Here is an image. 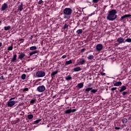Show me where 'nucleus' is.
I'll return each mask as SVG.
<instances>
[{
	"mask_svg": "<svg viewBox=\"0 0 131 131\" xmlns=\"http://www.w3.org/2000/svg\"><path fill=\"white\" fill-rule=\"evenodd\" d=\"M117 11L115 9H112L109 11V13L106 17L107 20L110 21H114L116 18H117Z\"/></svg>",
	"mask_w": 131,
	"mask_h": 131,
	"instance_id": "obj_1",
	"label": "nucleus"
},
{
	"mask_svg": "<svg viewBox=\"0 0 131 131\" xmlns=\"http://www.w3.org/2000/svg\"><path fill=\"white\" fill-rule=\"evenodd\" d=\"M63 14L67 16H70L72 14V9L68 8H65L63 10Z\"/></svg>",
	"mask_w": 131,
	"mask_h": 131,
	"instance_id": "obj_2",
	"label": "nucleus"
},
{
	"mask_svg": "<svg viewBox=\"0 0 131 131\" xmlns=\"http://www.w3.org/2000/svg\"><path fill=\"white\" fill-rule=\"evenodd\" d=\"M36 76H37L38 78L44 77V76H46V72L41 70L38 71L36 73Z\"/></svg>",
	"mask_w": 131,
	"mask_h": 131,
	"instance_id": "obj_3",
	"label": "nucleus"
},
{
	"mask_svg": "<svg viewBox=\"0 0 131 131\" xmlns=\"http://www.w3.org/2000/svg\"><path fill=\"white\" fill-rule=\"evenodd\" d=\"M15 104H16V101L9 100L7 102L6 106L7 107H9L10 108H13V107L15 106Z\"/></svg>",
	"mask_w": 131,
	"mask_h": 131,
	"instance_id": "obj_4",
	"label": "nucleus"
},
{
	"mask_svg": "<svg viewBox=\"0 0 131 131\" xmlns=\"http://www.w3.org/2000/svg\"><path fill=\"white\" fill-rule=\"evenodd\" d=\"M37 91L39 93H42V92H45L46 91V87L43 85L39 86L37 88Z\"/></svg>",
	"mask_w": 131,
	"mask_h": 131,
	"instance_id": "obj_5",
	"label": "nucleus"
},
{
	"mask_svg": "<svg viewBox=\"0 0 131 131\" xmlns=\"http://www.w3.org/2000/svg\"><path fill=\"white\" fill-rule=\"evenodd\" d=\"M103 45L99 43L97 44L96 46V51H100L103 50Z\"/></svg>",
	"mask_w": 131,
	"mask_h": 131,
	"instance_id": "obj_6",
	"label": "nucleus"
},
{
	"mask_svg": "<svg viewBox=\"0 0 131 131\" xmlns=\"http://www.w3.org/2000/svg\"><path fill=\"white\" fill-rule=\"evenodd\" d=\"M8 4L7 3H4L3 5H2V7H1V11H6L7 9H8Z\"/></svg>",
	"mask_w": 131,
	"mask_h": 131,
	"instance_id": "obj_7",
	"label": "nucleus"
},
{
	"mask_svg": "<svg viewBox=\"0 0 131 131\" xmlns=\"http://www.w3.org/2000/svg\"><path fill=\"white\" fill-rule=\"evenodd\" d=\"M25 54L23 52H21L20 54L18 56V59H20L21 61L25 58Z\"/></svg>",
	"mask_w": 131,
	"mask_h": 131,
	"instance_id": "obj_8",
	"label": "nucleus"
},
{
	"mask_svg": "<svg viewBox=\"0 0 131 131\" xmlns=\"http://www.w3.org/2000/svg\"><path fill=\"white\" fill-rule=\"evenodd\" d=\"M117 41L119 43H122L124 42V38H123V37L118 38L117 40Z\"/></svg>",
	"mask_w": 131,
	"mask_h": 131,
	"instance_id": "obj_9",
	"label": "nucleus"
},
{
	"mask_svg": "<svg viewBox=\"0 0 131 131\" xmlns=\"http://www.w3.org/2000/svg\"><path fill=\"white\" fill-rule=\"evenodd\" d=\"M85 63V59L83 58H80L79 61V64L80 65H83Z\"/></svg>",
	"mask_w": 131,
	"mask_h": 131,
	"instance_id": "obj_10",
	"label": "nucleus"
},
{
	"mask_svg": "<svg viewBox=\"0 0 131 131\" xmlns=\"http://www.w3.org/2000/svg\"><path fill=\"white\" fill-rule=\"evenodd\" d=\"M58 73V71L53 72L51 73V81L52 80H53V79H54V78L55 77V75H56V74H57Z\"/></svg>",
	"mask_w": 131,
	"mask_h": 131,
	"instance_id": "obj_11",
	"label": "nucleus"
},
{
	"mask_svg": "<svg viewBox=\"0 0 131 131\" xmlns=\"http://www.w3.org/2000/svg\"><path fill=\"white\" fill-rule=\"evenodd\" d=\"M11 61V62H16V61H17V54L13 55V57Z\"/></svg>",
	"mask_w": 131,
	"mask_h": 131,
	"instance_id": "obj_12",
	"label": "nucleus"
},
{
	"mask_svg": "<svg viewBox=\"0 0 131 131\" xmlns=\"http://www.w3.org/2000/svg\"><path fill=\"white\" fill-rule=\"evenodd\" d=\"M76 86L78 88V89H82V88H83V82L78 83Z\"/></svg>",
	"mask_w": 131,
	"mask_h": 131,
	"instance_id": "obj_13",
	"label": "nucleus"
},
{
	"mask_svg": "<svg viewBox=\"0 0 131 131\" xmlns=\"http://www.w3.org/2000/svg\"><path fill=\"white\" fill-rule=\"evenodd\" d=\"M129 17H131L130 14H125V15H123V16H122L121 17V20H123V19H124L125 18H128Z\"/></svg>",
	"mask_w": 131,
	"mask_h": 131,
	"instance_id": "obj_14",
	"label": "nucleus"
},
{
	"mask_svg": "<svg viewBox=\"0 0 131 131\" xmlns=\"http://www.w3.org/2000/svg\"><path fill=\"white\" fill-rule=\"evenodd\" d=\"M81 70V68L80 67H76L74 69V71L75 72H78V71H80Z\"/></svg>",
	"mask_w": 131,
	"mask_h": 131,
	"instance_id": "obj_15",
	"label": "nucleus"
},
{
	"mask_svg": "<svg viewBox=\"0 0 131 131\" xmlns=\"http://www.w3.org/2000/svg\"><path fill=\"white\" fill-rule=\"evenodd\" d=\"M121 84H122V83L121 82H117L114 83V86H119V85H121Z\"/></svg>",
	"mask_w": 131,
	"mask_h": 131,
	"instance_id": "obj_16",
	"label": "nucleus"
},
{
	"mask_svg": "<svg viewBox=\"0 0 131 131\" xmlns=\"http://www.w3.org/2000/svg\"><path fill=\"white\" fill-rule=\"evenodd\" d=\"M18 10L20 12H22V10H23V3H21L20 5L18 6Z\"/></svg>",
	"mask_w": 131,
	"mask_h": 131,
	"instance_id": "obj_17",
	"label": "nucleus"
},
{
	"mask_svg": "<svg viewBox=\"0 0 131 131\" xmlns=\"http://www.w3.org/2000/svg\"><path fill=\"white\" fill-rule=\"evenodd\" d=\"M37 53H38V51L35 50V51L30 53L29 55H30V57H31V56H32V55H34V54H37Z\"/></svg>",
	"mask_w": 131,
	"mask_h": 131,
	"instance_id": "obj_18",
	"label": "nucleus"
},
{
	"mask_svg": "<svg viewBox=\"0 0 131 131\" xmlns=\"http://www.w3.org/2000/svg\"><path fill=\"white\" fill-rule=\"evenodd\" d=\"M70 64H72V60H70L69 61H66L65 65L66 66H67V65H69Z\"/></svg>",
	"mask_w": 131,
	"mask_h": 131,
	"instance_id": "obj_19",
	"label": "nucleus"
},
{
	"mask_svg": "<svg viewBox=\"0 0 131 131\" xmlns=\"http://www.w3.org/2000/svg\"><path fill=\"white\" fill-rule=\"evenodd\" d=\"M64 113L65 114H70V113H71V108L64 111Z\"/></svg>",
	"mask_w": 131,
	"mask_h": 131,
	"instance_id": "obj_20",
	"label": "nucleus"
},
{
	"mask_svg": "<svg viewBox=\"0 0 131 131\" xmlns=\"http://www.w3.org/2000/svg\"><path fill=\"white\" fill-rule=\"evenodd\" d=\"M125 90H126V86H122L120 90V93H122V92H123V91H125Z\"/></svg>",
	"mask_w": 131,
	"mask_h": 131,
	"instance_id": "obj_21",
	"label": "nucleus"
},
{
	"mask_svg": "<svg viewBox=\"0 0 131 131\" xmlns=\"http://www.w3.org/2000/svg\"><path fill=\"white\" fill-rule=\"evenodd\" d=\"M37 49V47L36 46H32L30 47V51H35Z\"/></svg>",
	"mask_w": 131,
	"mask_h": 131,
	"instance_id": "obj_22",
	"label": "nucleus"
},
{
	"mask_svg": "<svg viewBox=\"0 0 131 131\" xmlns=\"http://www.w3.org/2000/svg\"><path fill=\"white\" fill-rule=\"evenodd\" d=\"M70 79H72V77H71L70 75L66 77V80H67L68 81H69Z\"/></svg>",
	"mask_w": 131,
	"mask_h": 131,
	"instance_id": "obj_23",
	"label": "nucleus"
},
{
	"mask_svg": "<svg viewBox=\"0 0 131 131\" xmlns=\"http://www.w3.org/2000/svg\"><path fill=\"white\" fill-rule=\"evenodd\" d=\"M40 121H41V119H37L36 121H34L33 124H37V123H39Z\"/></svg>",
	"mask_w": 131,
	"mask_h": 131,
	"instance_id": "obj_24",
	"label": "nucleus"
},
{
	"mask_svg": "<svg viewBox=\"0 0 131 131\" xmlns=\"http://www.w3.org/2000/svg\"><path fill=\"white\" fill-rule=\"evenodd\" d=\"M10 29H11V26H8L4 27V30H5L6 31H7L8 30H10Z\"/></svg>",
	"mask_w": 131,
	"mask_h": 131,
	"instance_id": "obj_25",
	"label": "nucleus"
},
{
	"mask_svg": "<svg viewBox=\"0 0 131 131\" xmlns=\"http://www.w3.org/2000/svg\"><path fill=\"white\" fill-rule=\"evenodd\" d=\"M87 59L88 60H93L94 59V55H89L88 57H87Z\"/></svg>",
	"mask_w": 131,
	"mask_h": 131,
	"instance_id": "obj_26",
	"label": "nucleus"
},
{
	"mask_svg": "<svg viewBox=\"0 0 131 131\" xmlns=\"http://www.w3.org/2000/svg\"><path fill=\"white\" fill-rule=\"evenodd\" d=\"M77 34H81L82 33V29H79L76 31Z\"/></svg>",
	"mask_w": 131,
	"mask_h": 131,
	"instance_id": "obj_27",
	"label": "nucleus"
},
{
	"mask_svg": "<svg viewBox=\"0 0 131 131\" xmlns=\"http://www.w3.org/2000/svg\"><path fill=\"white\" fill-rule=\"evenodd\" d=\"M28 118L29 120L32 119V118H33V115H32V114L28 115Z\"/></svg>",
	"mask_w": 131,
	"mask_h": 131,
	"instance_id": "obj_28",
	"label": "nucleus"
},
{
	"mask_svg": "<svg viewBox=\"0 0 131 131\" xmlns=\"http://www.w3.org/2000/svg\"><path fill=\"white\" fill-rule=\"evenodd\" d=\"M122 123H126V122H127V119L123 118L122 119Z\"/></svg>",
	"mask_w": 131,
	"mask_h": 131,
	"instance_id": "obj_29",
	"label": "nucleus"
},
{
	"mask_svg": "<svg viewBox=\"0 0 131 131\" xmlns=\"http://www.w3.org/2000/svg\"><path fill=\"white\" fill-rule=\"evenodd\" d=\"M21 79H23V80H24V79L26 78V74H23L21 76Z\"/></svg>",
	"mask_w": 131,
	"mask_h": 131,
	"instance_id": "obj_30",
	"label": "nucleus"
},
{
	"mask_svg": "<svg viewBox=\"0 0 131 131\" xmlns=\"http://www.w3.org/2000/svg\"><path fill=\"white\" fill-rule=\"evenodd\" d=\"M92 90H93V88H86L85 90V92H87L88 93V92H90V91H92Z\"/></svg>",
	"mask_w": 131,
	"mask_h": 131,
	"instance_id": "obj_31",
	"label": "nucleus"
},
{
	"mask_svg": "<svg viewBox=\"0 0 131 131\" xmlns=\"http://www.w3.org/2000/svg\"><path fill=\"white\" fill-rule=\"evenodd\" d=\"M19 121H20V119H19V118H16V120H15V121L13 122V123H14V124H16V123H18V122H19Z\"/></svg>",
	"mask_w": 131,
	"mask_h": 131,
	"instance_id": "obj_32",
	"label": "nucleus"
},
{
	"mask_svg": "<svg viewBox=\"0 0 131 131\" xmlns=\"http://www.w3.org/2000/svg\"><path fill=\"white\" fill-rule=\"evenodd\" d=\"M97 92H98V90H97V89H92L91 90V93H93V94L97 93Z\"/></svg>",
	"mask_w": 131,
	"mask_h": 131,
	"instance_id": "obj_33",
	"label": "nucleus"
},
{
	"mask_svg": "<svg viewBox=\"0 0 131 131\" xmlns=\"http://www.w3.org/2000/svg\"><path fill=\"white\" fill-rule=\"evenodd\" d=\"M35 102H36V99H32L30 101V104H34V103H35Z\"/></svg>",
	"mask_w": 131,
	"mask_h": 131,
	"instance_id": "obj_34",
	"label": "nucleus"
},
{
	"mask_svg": "<svg viewBox=\"0 0 131 131\" xmlns=\"http://www.w3.org/2000/svg\"><path fill=\"white\" fill-rule=\"evenodd\" d=\"M13 50V45L10 47H9L7 49V51H12Z\"/></svg>",
	"mask_w": 131,
	"mask_h": 131,
	"instance_id": "obj_35",
	"label": "nucleus"
},
{
	"mask_svg": "<svg viewBox=\"0 0 131 131\" xmlns=\"http://www.w3.org/2000/svg\"><path fill=\"white\" fill-rule=\"evenodd\" d=\"M69 26L68 25L65 24L63 26V29H68Z\"/></svg>",
	"mask_w": 131,
	"mask_h": 131,
	"instance_id": "obj_36",
	"label": "nucleus"
},
{
	"mask_svg": "<svg viewBox=\"0 0 131 131\" xmlns=\"http://www.w3.org/2000/svg\"><path fill=\"white\" fill-rule=\"evenodd\" d=\"M28 91H29V89H28V88L23 89V92H28Z\"/></svg>",
	"mask_w": 131,
	"mask_h": 131,
	"instance_id": "obj_37",
	"label": "nucleus"
},
{
	"mask_svg": "<svg viewBox=\"0 0 131 131\" xmlns=\"http://www.w3.org/2000/svg\"><path fill=\"white\" fill-rule=\"evenodd\" d=\"M76 111H77V109H72L71 108V112H72V113H74V112H76Z\"/></svg>",
	"mask_w": 131,
	"mask_h": 131,
	"instance_id": "obj_38",
	"label": "nucleus"
},
{
	"mask_svg": "<svg viewBox=\"0 0 131 131\" xmlns=\"http://www.w3.org/2000/svg\"><path fill=\"white\" fill-rule=\"evenodd\" d=\"M15 110H18V111H21V110H20V106H19V105H18L17 106H16L15 108Z\"/></svg>",
	"mask_w": 131,
	"mask_h": 131,
	"instance_id": "obj_39",
	"label": "nucleus"
},
{
	"mask_svg": "<svg viewBox=\"0 0 131 131\" xmlns=\"http://www.w3.org/2000/svg\"><path fill=\"white\" fill-rule=\"evenodd\" d=\"M100 1V0H93V3H94V4H97V3H98Z\"/></svg>",
	"mask_w": 131,
	"mask_h": 131,
	"instance_id": "obj_40",
	"label": "nucleus"
},
{
	"mask_svg": "<svg viewBox=\"0 0 131 131\" xmlns=\"http://www.w3.org/2000/svg\"><path fill=\"white\" fill-rule=\"evenodd\" d=\"M125 41H127V42H131V38H127Z\"/></svg>",
	"mask_w": 131,
	"mask_h": 131,
	"instance_id": "obj_41",
	"label": "nucleus"
},
{
	"mask_svg": "<svg viewBox=\"0 0 131 131\" xmlns=\"http://www.w3.org/2000/svg\"><path fill=\"white\" fill-rule=\"evenodd\" d=\"M42 3H43V1H42V0H40L38 2V5H41Z\"/></svg>",
	"mask_w": 131,
	"mask_h": 131,
	"instance_id": "obj_42",
	"label": "nucleus"
},
{
	"mask_svg": "<svg viewBox=\"0 0 131 131\" xmlns=\"http://www.w3.org/2000/svg\"><path fill=\"white\" fill-rule=\"evenodd\" d=\"M117 90V88L115 87V88H112L111 91H116Z\"/></svg>",
	"mask_w": 131,
	"mask_h": 131,
	"instance_id": "obj_43",
	"label": "nucleus"
},
{
	"mask_svg": "<svg viewBox=\"0 0 131 131\" xmlns=\"http://www.w3.org/2000/svg\"><path fill=\"white\" fill-rule=\"evenodd\" d=\"M19 41H20V43H21V42H24V39H20Z\"/></svg>",
	"mask_w": 131,
	"mask_h": 131,
	"instance_id": "obj_44",
	"label": "nucleus"
},
{
	"mask_svg": "<svg viewBox=\"0 0 131 131\" xmlns=\"http://www.w3.org/2000/svg\"><path fill=\"white\" fill-rule=\"evenodd\" d=\"M126 94H127V92H123L122 94L123 95V96H125V95H126Z\"/></svg>",
	"mask_w": 131,
	"mask_h": 131,
	"instance_id": "obj_45",
	"label": "nucleus"
},
{
	"mask_svg": "<svg viewBox=\"0 0 131 131\" xmlns=\"http://www.w3.org/2000/svg\"><path fill=\"white\" fill-rule=\"evenodd\" d=\"M115 129H116V130H118L120 129V127H115Z\"/></svg>",
	"mask_w": 131,
	"mask_h": 131,
	"instance_id": "obj_46",
	"label": "nucleus"
},
{
	"mask_svg": "<svg viewBox=\"0 0 131 131\" xmlns=\"http://www.w3.org/2000/svg\"><path fill=\"white\" fill-rule=\"evenodd\" d=\"M15 97H12V98H10V99H9V101H14V100H15Z\"/></svg>",
	"mask_w": 131,
	"mask_h": 131,
	"instance_id": "obj_47",
	"label": "nucleus"
},
{
	"mask_svg": "<svg viewBox=\"0 0 131 131\" xmlns=\"http://www.w3.org/2000/svg\"><path fill=\"white\" fill-rule=\"evenodd\" d=\"M24 114H25L24 113V112H21V114H20V115L21 116H23L24 115Z\"/></svg>",
	"mask_w": 131,
	"mask_h": 131,
	"instance_id": "obj_48",
	"label": "nucleus"
},
{
	"mask_svg": "<svg viewBox=\"0 0 131 131\" xmlns=\"http://www.w3.org/2000/svg\"><path fill=\"white\" fill-rule=\"evenodd\" d=\"M125 126H126V125L123 124V125H122L121 127H122V128H123V127H125Z\"/></svg>",
	"mask_w": 131,
	"mask_h": 131,
	"instance_id": "obj_49",
	"label": "nucleus"
},
{
	"mask_svg": "<svg viewBox=\"0 0 131 131\" xmlns=\"http://www.w3.org/2000/svg\"><path fill=\"white\" fill-rule=\"evenodd\" d=\"M65 58H66V55H64L62 56V59H65Z\"/></svg>",
	"mask_w": 131,
	"mask_h": 131,
	"instance_id": "obj_50",
	"label": "nucleus"
},
{
	"mask_svg": "<svg viewBox=\"0 0 131 131\" xmlns=\"http://www.w3.org/2000/svg\"><path fill=\"white\" fill-rule=\"evenodd\" d=\"M0 79H2V80L4 79V76H1L0 77Z\"/></svg>",
	"mask_w": 131,
	"mask_h": 131,
	"instance_id": "obj_51",
	"label": "nucleus"
},
{
	"mask_svg": "<svg viewBox=\"0 0 131 131\" xmlns=\"http://www.w3.org/2000/svg\"><path fill=\"white\" fill-rule=\"evenodd\" d=\"M85 51V49H81V52H84Z\"/></svg>",
	"mask_w": 131,
	"mask_h": 131,
	"instance_id": "obj_52",
	"label": "nucleus"
},
{
	"mask_svg": "<svg viewBox=\"0 0 131 131\" xmlns=\"http://www.w3.org/2000/svg\"><path fill=\"white\" fill-rule=\"evenodd\" d=\"M2 46H3V43L0 42V47H2Z\"/></svg>",
	"mask_w": 131,
	"mask_h": 131,
	"instance_id": "obj_53",
	"label": "nucleus"
},
{
	"mask_svg": "<svg viewBox=\"0 0 131 131\" xmlns=\"http://www.w3.org/2000/svg\"><path fill=\"white\" fill-rule=\"evenodd\" d=\"M37 41V39H36V40H34V42H35Z\"/></svg>",
	"mask_w": 131,
	"mask_h": 131,
	"instance_id": "obj_54",
	"label": "nucleus"
},
{
	"mask_svg": "<svg viewBox=\"0 0 131 131\" xmlns=\"http://www.w3.org/2000/svg\"><path fill=\"white\" fill-rule=\"evenodd\" d=\"M129 119L131 120V116L129 117Z\"/></svg>",
	"mask_w": 131,
	"mask_h": 131,
	"instance_id": "obj_55",
	"label": "nucleus"
},
{
	"mask_svg": "<svg viewBox=\"0 0 131 131\" xmlns=\"http://www.w3.org/2000/svg\"><path fill=\"white\" fill-rule=\"evenodd\" d=\"M16 114H17V115H19V113L17 112Z\"/></svg>",
	"mask_w": 131,
	"mask_h": 131,
	"instance_id": "obj_56",
	"label": "nucleus"
},
{
	"mask_svg": "<svg viewBox=\"0 0 131 131\" xmlns=\"http://www.w3.org/2000/svg\"><path fill=\"white\" fill-rule=\"evenodd\" d=\"M47 127H50V126L49 125H48Z\"/></svg>",
	"mask_w": 131,
	"mask_h": 131,
	"instance_id": "obj_57",
	"label": "nucleus"
},
{
	"mask_svg": "<svg viewBox=\"0 0 131 131\" xmlns=\"http://www.w3.org/2000/svg\"><path fill=\"white\" fill-rule=\"evenodd\" d=\"M32 37H33V36H31V38H32Z\"/></svg>",
	"mask_w": 131,
	"mask_h": 131,
	"instance_id": "obj_58",
	"label": "nucleus"
},
{
	"mask_svg": "<svg viewBox=\"0 0 131 131\" xmlns=\"http://www.w3.org/2000/svg\"><path fill=\"white\" fill-rule=\"evenodd\" d=\"M1 23H2V21H0V24H1Z\"/></svg>",
	"mask_w": 131,
	"mask_h": 131,
	"instance_id": "obj_59",
	"label": "nucleus"
},
{
	"mask_svg": "<svg viewBox=\"0 0 131 131\" xmlns=\"http://www.w3.org/2000/svg\"><path fill=\"white\" fill-rule=\"evenodd\" d=\"M91 85L89 84V86H90Z\"/></svg>",
	"mask_w": 131,
	"mask_h": 131,
	"instance_id": "obj_60",
	"label": "nucleus"
},
{
	"mask_svg": "<svg viewBox=\"0 0 131 131\" xmlns=\"http://www.w3.org/2000/svg\"><path fill=\"white\" fill-rule=\"evenodd\" d=\"M14 117H16V116H15V115H14Z\"/></svg>",
	"mask_w": 131,
	"mask_h": 131,
	"instance_id": "obj_61",
	"label": "nucleus"
}]
</instances>
